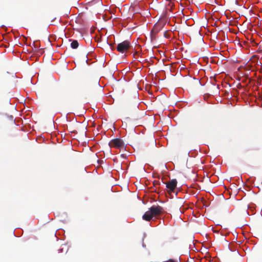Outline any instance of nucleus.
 <instances>
[{"label":"nucleus","mask_w":262,"mask_h":262,"mask_svg":"<svg viewBox=\"0 0 262 262\" xmlns=\"http://www.w3.org/2000/svg\"><path fill=\"white\" fill-rule=\"evenodd\" d=\"M163 211L162 207L159 206H152L144 214L142 219L146 221H150L153 217L159 216Z\"/></svg>","instance_id":"1"},{"label":"nucleus","mask_w":262,"mask_h":262,"mask_svg":"<svg viewBox=\"0 0 262 262\" xmlns=\"http://www.w3.org/2000/svg\"><path fill=\"white\" fill-rule=\"evenodd\" d=\"M109 145L111 147H114L121 149L124 148V143L120 139H115L112 140L110 142Z\"/></svg>","instance_id":"2"},{"label":"nucleus","mask_w":262,"mask_h":262,"mask_svg":"<svg viewBox=\"0 0 262 262\" xmlns=\"http://www.w3.org/2000/svg\"><path fill=\"white\" fill-rule=\"evenodd\" d=\"M129 47L130 42L127 40H125L118 45L117 50L118 52L123 53L126 52Z\"/></svg>","instance_id":"3"},{"label":"nucleus","mask_w":262,"mask_h":262,"mask_svg":"<svg viewBox=\"0 0 262 262\" xmlns=\"http://www.w3.org/2000/svg\"><path fill=\"white\" fill-rule=\"evenodd\" d=\"M177 181L176 179H172L166 184V187L168 189L169 192L174 191L176 187Z\"/></svg>","instance_id":"4"},{"label":"nucleus","mask_w":262,"mask_h":262,"mask_svg":"<svg viewBox=\"0 0 262 262\" xmlns=\"http://www.w3.org/2000/svg\"><path fill=\"white\" fill-rule=\"evenodd\" d=\"M79 43L76 40H73L71 43V47L73 49H77L78 47Z\"/></svg>","instance_id":"5"},{"label":"nucleus","mask_w":262,"mask_h":262,"mask_svg":"<svg viewBox=\"0 0 262 262\" xmlns=\"http://www.w3.org/2000/svg\"><path fill=\"white\" fill-rule=\"evenodd\" d=\"M158 27V25H155L154 27V29L152 30V31H155V32H158L159 31V30L158 29H157V28Z\"/></svg>","instance_id":"6"},{"label":"nucleus","mask_w":262,"mask_h":262,"mask_svg":"<svg viewBox=\"0 0 262 262\" xmlns=\"http://www.w3.org/2000/svg\"><path fill=\"white\" fill-rule=\"evenodd\" d=\"M167 262H176L174 260H173V259H169L167 261Z\"/></svg>","instance_id":"7"}]
</instances>
